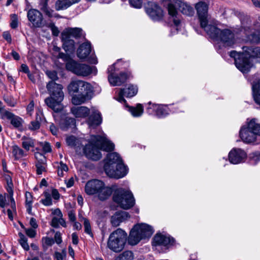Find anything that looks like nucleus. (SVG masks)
<instances>
[{"label": "nucleus", "mask_w": 260, "mask_h": 260, "mask_svg": "<svg viewBox=\"0 0 260 260\" xmlns=\"http://www.w3.org/2000/svg\"><path fill=\"white\" fill-rule=\"evenodd\" d=\"M114 149V144L105 137L93 136L88 143L83 148V153L87 158L93 160H98L102 157L101 150L111 151Z\"/></svg>", "instance_id": "nucleus-1"}, {"label": "nucleus", "mask_w": 260, "mask_h": 260, "mask_svg": "<svg viewBox=\"0 0 260 260\" xmlns=\"http://www.w3.org/2000/svg\"><path fill=\"white\" fill-rule=\"evenodd\" d=\"M242 49V52L232 51L230 52V55L234 58L236 67L243 73H246L252 66L250 58H256L257 61L260 62V47L244 46Z\"/></svg>", "instance_id": "nucleus-2"}, {"label": "nucleus", "mask_w": 260, "mask_h": 260, "mask_svg": "<svg viewBox=\"0 0 260 260\" xmlns=\"http://www.w3.org/2000/svg\"><path fill=\"white\" fill-rule=\"evenodd\" d=\"M46 88L50 96L45 99V104L55 112L61 111L63 107L61 102L64 99L62 85L51 81L47 84Z\"/></svg>", "instance_id": "nucleus-3"}, {"label": "nucleus", "mask_w": 260, "mask_h": 260, "mask_svg": "<svg viewBox=\"0 0 260 260\" xmlns=\"http://www.w3.org/2000/svg\"><path fill=\"white\" fill-rule=\"evenodd\" d=\"M85 191L88 195H96L100 200L104 201L111 195L113 190L102 181L93 179L86 183Z\"/></svg>", "instance_id": "nucleus-4"}, {"label": "nucleus", "mask_w": 260, "mask_h": 260, "mask_svg": "<svg viewBox=\"0 0 260 260\" xmlns=\"http://www.w3.org/2000/svg\"><path fill=\"white\" fill-rule=\"evenodd\" d=\"M218 25L217 21L210 27L213 35L209 33L207 35L212 39L221 42L224 46H232L236 43L235 35L228 29L221 30Z\"/></svg>", "instance_id": "nucleus-5"}, {"label": "nucleus", "mask_w": 260, "mask_h": 260, "mask_svg": "<svg viewBox=\"0 0 260 260\" xmlns=\"http://www.w3.org/2000/svg\"><path fill=\"white\" fill-rule=\"evenodd\" d=\"M248 21L247 20L246 22H242V28L239 34L237 31L235 32L237 38L239 36L242 41L258 43L260 42V25L250 26Z\"/></svg>", "instance_id": "nucleus-6"}, {"label": "nucleus", "mask_w": 260, "mask_h": 260, "mask_svg": "<svg viewBox=\"0 0 260 260\" xmlns=\"http://www.w3.org/2000/svg\"><path fill=\"white\" fill-rule=\"evenodd\" d=\"M196 9L197 11L199 20L200 23V25L203 28L206 33H209L213 35L211 32L210 27L213 24H216V21L214 19L208 15V6L203 2H200L196 5Z\"/></svg>", "instance_id": "nucleus-7"}, {"label": "nucleus", "mask_w": 260, "mask_h": 260, "mask_svg": "<svg viewBox=\"0 0 260 260\" xmlns=\"http://www.w3.org/2000/svg\"><path fill=\"white\" fill-rule=\"evenodd\" d=\"M127 235L121 229H117L110 235L107 242L108 247L115 252H119L124 248Z\"/></svg>", "instance_id": "nucleus-8"}, {"label": "nucleus", "mask_w": 260, "mask_h": 260, "mask_svg": "<svg viewBox=\"0 0 260 260\" xmlns=\"http://www.w3.org/2000/svg\"><path fill=\"white\" fill-rule=\"evenodd\" d=\"M113 199L124 209H128L135 204V199L132 192L122 188H119L114 192Z\"/></svg>", "instance_id": "nucleus-9"}, {"label": "nucleus", "mask_w": 260, "mask_h": 260, "mask_svg": "<svg viewBox=\"0 0 260 260\" xmlns=\"http://www.w3.org/2000/svg\"><path fill=\"white\" fill-rule=\"evenodd\" d=\"M66 69L74 74L81 77H86L90 75L94 67H90L85 63H81L73 59L67 61L66 64Z\"/></svg>", "instance_id": "nucleus-10"}, {"label": "nucleus", "mask_w": 260, "mask_h": 260, "mask_svg": "<svg viewBox=\"0 0 260 260\" xmlns=\"http://www.w3.org/2000/svg\"><path fill=\"white\" fill-rule=\"evenodd\" d=\"M68 88L70 93L86 92L87 94H92L93 91L90 83L82 80L72 81Z\"/></svg>", "instance_id": "nucleus-11"}, {"label": "nucleus", "mask_w": 260, "mask_h": 260, "mask_svg": "<svg viewBox=\"0 0 260 260\" xmlns=\"http://www.w3.org/2000/svg\"><path fill=\"white\" fill-rule=\"evenodd\" d=\"M28 21L31 23L32 26L35 28H42L47 26L46 20L44 19L42 14L38 10L31 9L27 13Z\"/></svg>", "instance_id": "nucleus-12"}, {"label": "nucleus", "mask_w": 260, "mask_h": 260, "mask_svg": "<svg viewBox=\"0 0 260 260\" xmlns=\"http://www.w3.org/2000/svg\"><path fill=\"white\" fill-rule=\"evenodd\" d=\"M105 170L107 175L110 177L119 179L124 177L127 173L128 169L123 161L115 166V167L109 168L108 166Z\"/></svg>", "instance_id": "nucleus-13"}, {"label": "nucleus", "mask_w": 260, "mask_h": 260, "mask_svg": "<svg viewBox=\"0 0 260 260\" xmlns=\"http://www.w3.org/2000/svg\"><path fill=\"white\" fill-rule=\"evenodd\" d=\"M239 135L242 141L246 144H254L256 141V136L252 129L249 128L248 121L241 128Z\"/></svg>", "instance_id": "nucleus-14"}, {"label": "nucleus", "mask_w": 260, "mask_h": 260, "mask_svg": "<svg viewBox=\"0 0 260 260\" xmlns=\"http://www.w3.org/2000/svg\"><path fill=\"white\" fill-rule=\"evenodd\" d=\"M174 241V238L169 235L157 233L153 238L152 245L155 246H160L168 248L170 246L173 245Z\"/></svg>", "instance_id": "nucleus-15"}, {"label": "nucleus", "mask_w": 260, "mask_h": 260, "mask_svg": "<svg viewBox=\"0 0 260 260\" xmlns=\"http://www.w3.org/2000/svg\"><path fill=\"white\" fill-rule=\"evenodd\" d=\"M246 157V153L240 148H234L229 153L230 162L235 165L244 162Z\"/></svg>", "instance_id": "nucleus-16"}, {"label": "nucleus", "mask_w": 260, "mask_h": 260, "mask_svg": "<svg viewBox=\"0 0 260 260\" xmlns=\"http://www.w3.org/2000/svg\"><path fill=\"white\" fill-rule=\"evenodd\" d=\"M149 6L146 8L147 14L154 20L160 19L163 16V11L157 4L155 3H150Z\"/></svg>", "instance_id": "nucleus-17"}, {"label": "nucleus", "mask_w": 260, "mask_h": 260, "mask_svg": "<svg viewBox=\"0 0 260 260\" xmlns=\"http://www.w3.org/2000/svg\"><path fill=\"white\" fill-rule=\"evenodd\" d=\"M149 107L148 109H152L155 111L156 115L159 117L161 118L165 117L169 114L170 108L168 106L165 105H158L149 103Z\"/></svg>", "instance_id": "nucleus-18"}, {"label": "nucleus", "mask_w": 260, "mask_h": 260, "mask_svg": "<svg viewBox=\"0 0 260 260\" xmlns=\"http://www.w3.org/2000/svg\"><path fill=\"white\" fill-rule=\"evenodd\" d=\"M90 114L87 120V123L90 127H95L100 125L102 121L101 113L94 109H91Z\"/></svg>", "instance_id": "nucleus-19"}, {"label": "nucleus", "mask_w": 260, "mask_h": 260, "mask_svg": "<svg viewBox=\"0 0 260 260\" xmlns=\"http://www.w3.org/2000/svg\"><path fill=\"white\" fill-rule=\"evenodd\" d=\"M121 162H122V160L118 153L116 152L109 153L107 156L104 170H106L108 166L109 168L115 167V165Z\"/></svg>", "instance_id": "nucleus-20"}, {"label": "nucleus", "mask_w": 260, "mask_h": 260, "mask_svg": "<svg viewBox=\"0 0 260 260\" xmlns=\"http://www.w3.org/2000/svg\"><path fill=\"white\" fill-rule=\"evenodd\" d=\"M137 228L138 232L142 236L143 239L149 238L153 234V230L152 228L148 224L145 223H140L135 225Z\"/></svg>", "instance_id": "nucleus-21"}, {"label": "nucleus", "mask_w": 260, "mask_h": 260, "mask_svg": "<svg viewBox=\"0 0 260 260\" xmlns=\"http://www.w3.org/2000/svg\"><path fill=\"white\" fill-rule=\"evenodd\" d=\"M91 47L90 42H86L80 45L77 51V56L81 59H85L90 53Z\"/></svg>", "instance_id": "nucleus-22"}, {"label": "nucleus", "mask_w": 260, "mask_h": 260, "mask_svg": "<svg viewBox=\"0 0 260 260\" xmlns=\"http://www.w3.org/2000/svg\"><path fill=\"white\" fill-rule=\"evenodd\" d=\"M129 217V214L125 211L116 212L111 218V222L113 226H117L120 223Z\"/></svg>", "instance_id": "nucleus-23"}, {"label": "nucleus", "mask_w": 260, "mask_h": 260, "mask_svg": "<svg viewBox=\"0 0 260 260\" xmlns=\"http://www.w3.org/2000/svg\"><path fill=\"white\" fill-rule=\"evenodd\" d=\"M38 161L36 164L37 173L41 175L45 171L46 167V159L44 155L40 152H36L35 154Z\"/></svg>", "instance_id": "nucleus-24"}, {"label": "nucleus", "mask_w": 260, "mask_h": 260, "mask_svg": "<svg viewBox=\"0 0 260 260\" xmlns=\"http://www.w3.org/2000/svg\"><path fill=\"white\" fill-rule=\"evenodd\" d=\"M119 76L120 79H119V80H116V79H119V77L117 76H115L113 73H111L108 76V80L110 83L113 86H120L124 83L129 77L128 74L124 73H120Z\"/></svg>", "instance_id": "nucleus-25"}, {"label": "nucleus", "mask_w": 260, "mask_h": 260, "mask_svg": "<svg viewBox=\"0 0 260 260\" xmlns=\"http://www.w3.org/2000/svg\"><path fill=\"white\" fill-rule=\"evenodd\" d=\"M71 112L76 118H84L90 114V110L84 106L74 107L71 108Z\"/></svg>", "instance_id": "nucleus-26"}, {"label": "nucleus", "mask_w": 260, "mask_h": 260, "mask_svg": "<svg viewBox=\"0 0 260 260\" xmlns=\"http://www.w3.org/2000/svg\"><path fill=\"white\" fill-rule=\"evenodd\" d=\"M81 0H57L55 5L56 10H65L72 5L78 3Z\"/></svg>", "instance_id": "nucleus-27"}, {"label": "nucleus", "mask_w": 260, "mask_h": 260, "mask_svg": "<svg viewBox=\"0 0 260 260\" xmlns=\"http://www.w3.org/2000/svg\"><path fill=\"white\" fill-rule=\"evenodd\" d=\"M136 229L137 228H135L134 226L131 231L128 238H127L128 243L131 245H136L141 240L143 239L142 236L140 235L139 233L138 232V230Z\"/></svg>", "instance_id": "nucleus-28"}, {"label": "nucleus", "mask_w": 260, "mask_h": 260, "mask_svg": "<svg viewBox=\"0 0 260 260\" xmlns=\"http://www.w3.org/2000/svg\"><path fill=\"white\" fill-rule=\"evenodd\" d=\"M66 142L68 145L74 147L76 152L80 153L82 147L80 139L77 138L75 136H71L67 137Z\"/></svg>", "instance_id": "nucleus-29"}, {"label": "nucleus", "mask_w": 260, "mask_h": 260, "mask_svg": "<svg viewBox=\"0 0 260 260\" xmlns=\"http://www.w3.org/2000/svg\"><path fill=\"white\" fill-rule=\"evenodd\" d=\"M61 39L63 42L62 47L63 49L66 51L69 52H73L75 49V42L73 40L71 39L66 36H63L61 34Z\"/></svg>", "instance_id": "nucleus-30"}, {"label": "nucleus", "mask_w": 260, "mask_h": 260, "mask_svg": "<svg viewBox=\"0 0 260 260\" xmlns=\"http://www.w3.org/2000/svg\"><path fill=\"white\" fill-rule=\"evenodd\" d=\"M91 94H87L86 92L81 93V94L73 96L72 102L75 105H80L84 103L86 100L90 99Z\"/></svg>", "instance_id": "nucleus-31"}, {"label": "nucleus", "mask_w": 260, "mask_h": 260, "mask_svg": "<svg viewBox=\"0 0 260 260\" xmlns=\"http://www.w3.org/2000/svg\"><path fill=\"white\" fill-rule=\"evenodd\" d=\"M61 34L66 36L69 38L71 37L74 38H79L82 35V29L79 28H68L64 29Z\"/></svg>", "instance_id": "nucleus-32"}, {"label": "nucleus", "mask_w": 260, "mask_h": 260, "mask_svg": "<svg viewBox=\"0 0 260 260\" xmlns=\"http://www.w3.org/2000/svg\"><path fill=\"white\" fill-rule=\"evenodd\" d=\"M252 89L254 100L256 103L260 105V79L252 83Z\"/></svg>", "instance_id": "nucleus-33"}, {"label": "nucleus", "mask_w": 260, "mask_h": 260, "mask_svg": "<svg viewBox=\"0 0 260 260\" xmlns=\"http://www.w3.org/2000/svg\"><path fill=\"white\" fill-rule=\"evenodd\" d=\"M12 153L15 160H19L27 155L26 152L17 145L12 146Z\"/></svg>", "instance_id": "nucleus-34"}, {"label": "nucleus", "mask_w": 260, "mask_h": 260, "mask_svg": "<svg viewBox=\"0 0 260 260\" xmlns=\"http://www.w3.org/2000/svg\"><path fill=\"white\" fill-rule=\"evenodd\" d=\"M125 93V96L126 98H132L136 95L138 91V88L137 85L129 84L127 87L122 89Z\"/></svg>", "instance_id": "nucleus-35"}, {"label": "nucleus", "mask_w": 260, "mask_h": 260, "mask_svg": "<svg viewBox=\"0 0 260 260\" xmlns=\"http://www.w3.org/2000/svg\"><path fill=\"white\" fill-rule=\"evenodd\" d=\"M22 146L25 151H28L30 148L34 147L35 141L31 138L23 137L21 139Z\"/></svg>", "instance_id": "nucleus-36"}, {"label": "nucleus", "mask_w": 260, "mask_h": 260, "mask_svg": "<svg viewBox=\"0 0 260 260\" xmlns=\"http://www.w3.org/2000/svg\"><path fill=\"white\" fill-rule=\"evenodd\" d=\"M10 120L11 124L14 128L20 129L22 127L23 120L21 117L13 114Z\"/></svg>", "instance_id": "nucleus-37"}, {"label": "nucleus", "mask_w": 260, "mask_h": 260, "mask_svg": "<svg viewBox=\"0 0 260 260\" xmlns=\"http://www.w3.org/2000/svg\"><path fill=\"white\" fill-rule=\"evenodd\" d=\"M75 125V120L73 118L66 117L64 119H62L60 126L62 129H66L69 127H72Z\"/></svg>", "instance_id": "nucleus-38"}, {"label": "nucleus", "mask_w": 260, "mask_h": 260, "mask_svg": "<svg viewBox=\"0 0 260 260\" xmlns=\"http://www.w3.org/2000/svg\"><path fill=\"white\" fill-rule=\"evenodd\" d=\"M134 258L133 252L130 250H126L115 257L114 260H133Z\"/></svg>", "instance_id": "nucleus-39"}, {"label": "nucleus", "mask_w": 260, "mask_h": 260, "mask_svg": "<svg viewBox=\"0 0 260 260\" xmlns=\"http://www.w3.org/2000/svg\"><path fill=\"white\" fill-rule=\"evenodd\" d=\"M249 123V128L252 129L253 133L256 136H260V123H258L257 119H252L249 121H248Z\"/></svg>", "instance_id": "nucleus-40"}, {"label": "nucleus", "mask_w": 260, "mask_h": 260, "mask_svg": "<svg viewBox=\"0 0 260 260\" xmlns=\"http://www.w3.org/2000/svg\"><path fill=\"white\" fill-rule=\"evenodd\" d=\"M8 188H7V191L8 193V199H10V206L13 211L16 210V204L14 199L13 198V191L12 187V184L9 183L8 184Z\"/></svg>", "instance_id": "nucleus-41"}, {"label": "nucleus", "mask_w": 260, "mask_h": 260, "mask_svg": "<svg viewBox=\"0 0 260 260\" xmlns=\"http://www.w3.org/2000/svg\"><path fill=\"white\" fill-rule=\"evenodd\" d=\"M129 111L133 116L139 117L143 114V108L141 104H138L136 107H130Z\"/></svg>", "instance_id": "nucleus-42"}, {"label": "nucleus", "mask_w": 260, "mask_h": 260, "mask_svg": "<svg viewBox=\"0 0 260 260\" xmlns=\"http://www.w3.org/2000/svg\"><path fill=\"white\" fill-rule=\"evenodd\" d=\"M48 1H46L41 2L40 3V9L43 11L46 15L48 16L49 17H51L53 16L52 13L53 11L48 8Z\"/></svg>", "instance_id": "nucleus-43"}, {"label": "nucleus", "mask_w": 260, "mask_h": 260, "mask_svg": "<svg viewBox=\"0 0 260 260\" xmlns=\"http://www.w3.org/2000/svg\"><path fill=\"white\" fill-rule=\"evenodd\" d=\"M8 194L7 193L0 194V207L4 208L8 205L10 206V200L8 199Z\"/></svg>", "instance_id": "nucleus-44"}, {"label": "nucleus", "mask_w": 260, "mask_h": 260, "mask_svg": "<svg viewBox=\"0 0 260 260\" xmlns=\"http://www.w3.org/2000/svg\"><path fill=\"white\" fill-rule=\"evenodd\" d=\"M19 235L20 238L19 240L20 245L25 250H28L29 247L27 243V238L22 233H19Z\"/></svg>", "instance_id": "nucleus-45"}, {"label": "nucleus", "mask_w": 260, "mask_h": 260, "mask_svg": "<svg viewBox=\"0 0 260 260\" xmlns=\"http://www.w3.org/2000/svg\"><path fill=\"white\" fill-rule=\"evenodd\" d=\"M11 23L10 26L13 29H15L18 27V16L15 14H12L10 15Z\"/></svg>", "instance_id": "nucleus-46"}, {"label": "nucleus", "mask_w": 260, "mask_h": 260, "mask_svg": "<svg viewBox=\"0 0 260 260\" xmlns=\"http://www.w3.org/2000/svg\"><path fill=\"white\" fill-rule=\"evenodd\" d=\"M13 114V113L5 110L4 108L0 109V118L2 119L7 118L10 120Z\"/></svg>", "instance_id": "nucleus-47"}, {"label": "nucleus", "mask_w": 260, "mask_h": 260, "mask_svg": "<svg viewBox=\"0 0 260 260\" xmlns=\"http://www.w3.org/2000/svg\"><path fill=\"white\" fill-rule=\"evenodd\" d=\"M85 232L91 237L93 236L89 221L86 218H83Z\"/></svg>", "instance_id": "nucleus-48"}, {"label": "nucleus", "mask_w": 260, "mask_h": 260, "mask_svg": "<svg viewBox=\"0 0 260 260\" xmlns=\"http://www.w3.org/2000/svg\"><path fill=\"white\" fill-rule=\"evenodd\" d=\"M45 199H42L41 202L45 206H49L52 204V199L49 193H45Z\"/></svg>", "instance_id": "nucleus-49"}, {"label": "nucleus", "mask_w": 260, "mask_h": 260, "mask_svg": "<svg viewBox=\"0 0 260 260\" xmlns=\"http://www.w3.org/2000/svg\"><path fill=\"white\" fill-rule=\"evenodd\" d=\"M40 145L42 147L43 151L45 153L50 152L52 150L50 143L47 142H40Z\"/></svg>", "instance_id": "nucleus-50"}, {"label": "nucleus", "mask_w": 260, "mask_h": 260, "mask_svg": "<svg viewBox=\"0 0 260 260\" xmlns=\"http://www.w3.org/2000/svg\"><path fill=\"white\" fill-rule=\"evenodd\" d=\"M131 6L135 8H141L142 6V0H128Z\"/></svg>", "instance_id": "nucleus-51"}, {"label": "nucleus", "mask_w": 260, "mask_h": 260, "mask_svg": "<svg viewBox=\"0 0 260 260\" xmlns=\"http://www.w3.org/2000/svg\"><path fill=\"white\" fill-rule=\"evenodd\" d=\"M35 120L40 122V123L45 120L42 109L39 108L37 110Z\"/></svg>", "instance_id": "nucleus-52"}, {"label": "nucleus", "mask_w": 260, "mask_h": 260, "mask_svg": "<svg viewBox=\"0 0 260 260\" xmlns=\"http://www.w3.org/2000/svg\"><path fill=\"white\" fill-rule=\"evenodd\" d=\"M40 123H41L40 122L36 120L32 121L28 126V128L31 131L37 130L40 127Z\"/></svg>", "instance_id": "nucleus-53"}, {"label": "nucleus", "mask_w": 260, "mask_h": 260, "mask_svg": "<svg viewBox=\"0 0 260 260\" xmlns=\"http://www.w3.org/2000/svg\"><path fill=\"white\" fill-rule=\"evenodd\" d=\"M46 74L48 77L52 80L53 81L57 80L58 77L57 76V72L55 71H49L46 72Z\"/></svg>", "instance_id": "nucleus-54"}, {"label": "nucleus", "mask_w": 260, "mask_h": 260, "mask_svg": "<svg viewBox=\"0 0 260 260\" xmlns=\"http://www.w3.org/2000/svg\"><path fill=\"white\" fill-rule=\"evenodd\" d=\"M33 202L32 196L29 192L25 193V205H32Z\"/></svg>", "instance_id": "nucleus-55"}, {"label": "nucleus", "mask_w": 260, "mask_h": 260, "mask_svg": "<svg viewBox=\"0 0 260 260\" xmlns=\"http://www.w3.org/2000/svg\"><path fill=\"white\" fill-rule=\"evenodd\" d=\"M34 109V102L31 101L26 107L27 114L31 116Z\"/></svg>", "instance_id": "nucleus-56"}, {"label": "nucleus", "mask_w": 260, "mask_h": 260, "mask_svg": "<svg viewBox=\"0 0 260 260\" xmlns=\"http://www.w3.org/2000/svg\"><path fill=\"white\" fill-rule=\"evenodd\" d=\"M4 100L7 104L11 107H14L16 105V101L10 96L5 98Z\"/></svg>", "instance_id": "nucleus-57"}, {"label": "nucleus", "mask_w": 260, "mask_h": 260, "mask_svg": "<svg viewBox=\"0 0 260 260\" xmlns=\"http://www.w3.org/2000/svg\"><path fill=\"white\" fill-rule=\"evenodd\" d=\"M21 71L27 74V76L30 80H32V79L30 78L31 74L29 73V68L25 64H22L21 66Z\"/></svg>", "instance_id": "nucleus-58"}, {"label": "nucleus", "mask_w": 260, "mask_h": 260, "mask_svg": "<svg viewBox=\"0 0 260 260\" xmlns=\"http://www.w3.org/2000/svg\"><path fill=\"white\" fill-rule=\"evenodd\" d=\"M124 96H125V93L123 92V90L120 89L118 93V97L117 99V101L120 103H125L126 101L123 98Z\"/></svg>", "instance_id": "nucleus-59"}, {"label": "nucleus", "mask_w": 260, "mask_h": 260, "mask_svg": "<svg viewBox=\"0 0 260 260\" xmlns=\"http://www.w3.org/2000/svg\"><path fill=\"white\" fill-rule=\"evenodd\" d=\"M25 233L30 238H34L36 235L35 230L31 228L25 229Z\"/></svg>", "instance_id": "nucleus-60"}, {"label": "nucleus", "mask_w": 260, "mask_h": 260, "mask_svg": "<svg viewBox=\"0 0 260 260\" xmlns=\"http://www.w3.org/2000/svg\"><path fill=\"white\" fill-rule=\"evenodd\" d=\"M49 27L51 28L52 35L55 36H57L59 33L58 28L55 26L53 24H50Z\"/></svg>", "instance_id": "nucleus-61"}, {"label": "nucleus", "mask_w": 260, "mask_h": 260, "mask_svg": "<svg viewBox=\"0 0 260 260\" xmlns=\"http://www.w3.org/2000/svg\"><path fill=\"white\" fill-rule=\"evenodd\" d=\"M59 217H54L51 220V225L52 226L57 228L59 226Z\"/></svg>", "instance_id": "nucleus-62"}, {"label": "nucleus", "mask_w": 260, "mask_h": 260, "mask_svg": "<svg viewBox=\"0 0 260 260\" xmlns=\"http://www.w3.org/2000/svg\"><path fill=\"white\" fill-rule=\"evenodd\" d=\"M252 160H254L255 163L260 160V152H256L252 154Z\"/></svg>", "instance_id": "nucleus-63"}, {"label": "nucleus", "mask_w": 260, "mask_h": 260, "mask_svg": "<svg viewBox=\"0 0 260 260\" xmlns=\"http://www.w3.org/2000/svg\"><path fill=\"white\" fill-rule=\"evenodd\" d=\"M64 256H65L64 253H61L59 252H55L54 253V257L56 260H63Z\"/></svg>", "instance_id": "nucleus-64"}]
</instances>
